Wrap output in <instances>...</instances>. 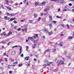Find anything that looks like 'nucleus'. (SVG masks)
<instances>
[{
	"label": "nucleus",
	"mask_w": 74,
	"mask_h": 74,
	"mask_svg": "<svg viewBox=\"0 0 74 74\" xmlns=\"http://www.w3.org/2000/svg\"><path fill=\"white\" fill-rule=\"evenodd\" d=\"M38 34H35L33 36H32V37H28V39L26 40V42H28V41L29 40V39H34V38H38Z\"/></svg>",
	"instance_id": "f257e3e1"
},
{
	"label": "nucleus",
	"mask_w": 74,
	"mask_h": 74,
	"mask_svg": "<svg viewBox=\"0 0 74 74\" xmlns=\"http://www.w3.org/2000/svg\"><path fill=\"white\" fill-rule=\"evenodd\" d=\"M53 63V62H49V64H48L47 65L44 64L43 65V66L44 68L46 67V66H49L50 64H52Z\"/></svg>",
	"instance_id": "f03ea898"
},
{
	"label": "nucleus",
	"mask_w": 74,
	"mask_h": 74,
	"mask_svg": "<svg viewBox=\"0 0 74 74\" xmlns=\"http://www.w3.org/2000/svg\"><path fill=\"white\" fill-rule=\"evenodd\" d=\"M45 4V2L43 1L42 3H40L39 4V5H44Z\"/></svg>",
	"instance_id": "7ed1b4c3"
},
{
	"label": "nucleus",
	"mask_w": 74,
	"mask_h": 74,
	"mask_svg": "<svg viewBox=\"0 0 74 74\" xmlns=\"http://www.w3.org/2000/svg\"><path fill=\"white\" fill-rule=\"evenodd\" d=\"M18 64V62H14L13 64V65H12L11 66L14 67V66H15V64Z\"/></svg>",
	"instance_id": "20e7f679"
},
{
	"label": "nucleus",
	"mask_w": 74,
	"mask_h": 74,
	"mask_svg": "<svg viewBox=\"0 0 74 74\" xmlns=\"http://www.w3.org/2000/svg\"><path fill=\"white\" fill-rule=\"evenodd\" d=\"M4 18H5V20H9L10 19V18L8 17L7 16H4Z\"/></svg>",
	"instance_id": "39448f33"
},
{
	"label": "nucleus",
	"mask_w": 74,
	"mask_h": 74,
	"mask_svg": "<svg viewBox=\"0 0 74 74\" xmlns=\"http://www.w3.org/2000/svg\"><path fill=\"white\" fill-rule=\"evenodd\" d=\"M15 53H16V51H12L11 53V55H15Z\"/></svg>",
	"instance_id": "423d86ee"
},
{
	"label": "nucleus",
	"mask_w": 74,
	"mask_h": 74,
	"mask_svg": "<svg viewBox=\"0 0 74 74\" xmlns=\"http://www.w3.org/2000/svg\"><path fill=\"white\" fill-rule=\"evenodd\" d=\"M19 47H20V54H21V53H22V47H21V46H19Z\"/></svg>",
	"instance_id": "0eeeda50"
},
{
	"label": "nucleus",
	"mask_w": 74,
	"mask_h": 74,
	"mask_svg": "<svg viewBox=\"0 0 74 74\" xmlns=\"http://www.w3.org/2000/svg\"><path fill=\"white\" fill-rule=\"evenodd\" d=\"M25 27V32H27V25H25L24 26Z\"/></svg>",
	"instance_id": "6e6552de"
},
{
	"label": "nucleus",
	"mask_w": 74,
	"mask_h": 74,
	"mask_svg": "<svg viewBox=\"0 0 74 74\" xmlns=\"http://www.w3.org/2000/svg\"><path fill=\"white\" fill-rule=\"evenodd\" d=\"M60 62L59 61H58L57 62L58 66H60Z\"/></svg>",
	"instance_id": "1a4fd4ad"
},
{
	"label": "nucleus",
	"mask_w": 74,
	"mask_h": 74,
	"mask_svg": "<svg viewBox=\"0 0 74 74\" xmlns=\"http://www.w3.org/2000/svg\"><path fill=\"white\" fill-rule=\"evenodd\" d=\"M44 31H45V32H46L47 33L49 32L48 30V29H44Z\"/></svg>",
	"instance_id": "9d476101"
},
{
	"label": "nucleus",
	"mask_w": 74,
	"mask_h": 74,
	"mask_svg": "<svg viewBox=\"0 0 74 74\" xmlns=\"http://www.w3.org/2000/svg\"><path fill=\"white\" fill-rule=\"evenodd\" d=\"M29 57H26L25 58V59L26 60H29Z\"/></svg>",
	"instance_id": "9b49d317"
},
{
	"label": "nucleus",
	"mask_w": 74,
	"mask_h": 74,
	"mask_svg": "<svg viewBox=\"0 0 74 74\" xmlns=\"http://www.w3.org/2000/svg\"><path fill=\"white\" fill-rule=\"evenodd\" d=\"M36 43H37V41H36L35 40H34V46H36Z\"/></svg>",
	"instance_id": "f8f14e48"
},
{
	"label": "nucleus",
	"mask_w": 74,
	"mask_h": 74,
	"mask_svg": "<svg viewBox=\"0 0 74 74\" xmlns=\"http://www.w3.org/2000/svg\"><path fill=\"white\" fill-rule=\"evenodd\" d=\"M7 9L8 10L10 11L11 10V8H10V7H9L8 6L7 7Z\"/></svg>",
	"instance_id": "ddd939ff"
},
{
	"label": "nucleus",
	"mask_w": 74,
	"mask_h": 74,
	"mask_svg": "<svg viewBox=\"0 0 74 74\" xmlns=\"http://www.w3.org/2000/svg\"><path fill=\"white\" fill-rule=\"evenodd\" d=\"M60 2L61 3H62V4H63V3H65V2L63 0H61L60 1Z\"/></svg>",
	"instance_id": "4468645a"
},
{
	"label": "nucleus",
	"mask_w": 74,
	"mask_h": 74,
	"mask_svg": "<svg viewBox=\"0 0 74 74\" xmlns=\"http://www.w3.org/2000/svg\"><path fill=\"white\" fill-rule=\"evenodd\" d=\"M60 63L61 64H64V63L63 61L62 60L60 61Z\"/></svg>",
	"instance_id": "2eb2a0df"
},
{
	"label": "nucleus",
	"mask_w": 74,
	"mask_h": 74,
	"mask_svg": "<svg viewBox=\"0 0 74 74\" xmlns=\"http://www.w3.org/2000/svg\"><path fill=\"white\" fill-rule=\"evenodd\" d=\"M49 26H50V27L51 29H52V27H53L52 26V24H49Z\"/></svg>",
	"instance_id": "dca6fc26"
},
{
	"label": "nucleus",
	"mask_w": 74,
	"mask_h": 74,
	"mask_svg": "<svg viewBox=\"0 0 74 74\" xmlns=\"http://www.w3.org/2000/svg\"><path fill=\"white\" fill-rule=\"evenodd\" d=\"M46 8L47 10H49V8H50V7H49V6H48Z\"/></svg>",
	"instance_id": "f3484780"
},
{
	"label": "nucleus",
	"mask_w": 74,
	"mask_h": 74,
	"mask_svg": "<svg viewBox=\"0 0 74 74\" xmlns=\"http://www.w3.org/2000/svg\"><path fill=\"white\" fill-rule=\"evenodd\" d=\"M49 35L50 36H51V34H52V32H49Z\"/></svg>",
	"instance_id": "a211bd4d"
},
{
	"label": "nucleus",
	"mask_w": 74,
	"mask_h": 74,
	"mask_svg": "<svg viewBox=\"0 0 74 74\" xmlns=\"http://www.w3.org/2000/svg\"><path fill=\"white\" fill-rule=\"evenodd\" d=\"M11 33H12V32H9L7 36H10V35L11 34Z\"/></svg>",
	"instance_id": "6ab92c4d"
},
{
	"label": "nucleus",
	"mask_w": 74,
	"mask_h": 74,
	"mask_svg": "<svg viewBox=\"0 0 74 74\" xmlns=\"http://www.w3.org/2000/svg\"><path fill=\"white\" fill-rule=\"evenodd\" d=\"M6 14L7 15H8V16H10L11 15V14H10L9 13H8V12H7L6 13Z\"/></svg>",
	"instance_id": "aec40b11"
},
{
	"label": "nucleus",
	"mask_w": 74,
	"mask_h": 74,
	"mask_svg": "<svg viewBox=\"0 0 74 74\" xmlns=\"http://www.w3.org/2000/svg\"><path fill=\"white\" fill-rule=\"evenodd\" d=\"M16 14H17V13H16L14 14H10V16H14V15H16Z\"/></svg>",
	"instance_id": "412c9836"
},
{
	"label": "nucleus",
	"mask_w": 74,
	"mask_h": 74,
	"mask_svg": "<svg viewBox=\"0 0 74 74\" xmlns=\"http://www.w3.org/2000/svg\"><path fill=\"white\" fill-rule=\"evenodd\" d=\"M26 51H27L29 49V47H28V46H26Z\"/></svg>",
	"instance_id": "4be33fe9"
},
{
	"label": "nucleus",
	"mask_w": 74,
	"mask_h": 74,
	"mask_svg": "<svg viewBox=\"0 0 74 74\" xmlns=\"http://www.w3.org/2000/svg\"><path fill=\"white\" fill-rule=\"evenodd\" d=\"M18 28V27L17 26H14V29H15V30H17V28Z\"/></svg>",
	"instance_id": "5701e85b"
},
{
	"label": "nucleus",
	"mask_w": 74,
	"mask_h": 74,
	"mask_svg": "<svg viewBox=\"0 0 74 74\" xmlns=\"http://www.w3.org/2000/svg\"><path fill=\"white\" fill-rule=\"evenodd\" d=\"M73 38V37H71V36H70L69 37H68V39H72Z\"/></svg>",
	"instance_id": "b1692460"
},
{
	"label": "nucleus",
	"mask_w": 74,
	"mask_h": 74,
	"mask_svg": "<svg viewBox=\"0 0 74 74\" xmlns=\"http://www.w3.org/2000/svg\"><path fill=\"white\" fill-rule=\"evenodd\" d=\"M18 47V46L16 45L14 46H13L12 47V49L14 48H17Z\"/></svg>",
	"instance_id": "393cba45"
},
{
	"label": "nucleus",
	"mask_w": 74,
	"mask_h": 74,
	"mask_svg": "<svg viewBox=\"0 0 74 74\" xmlns=\"http://www.w3.org/2000/svg\"><path fill=\"white\" fill-rule=\"evenodd\" d=\"M56 17L57 18H62L61 16H56Z\"/></svg>",
	"instance_id": "a878e982"
},
{
	"label": "nucleus",
	"mask_w": 74,
	"mask_h": 74,
	"mask_svg": "<svg viewBox=\"0 0 74 74\" xmlns=\"http://www.w3.org/2000/svg\"><path fill=\"white\" fill-rule=\"evenodd\" d=\"M2 43H3V44H7V42H4V41H2Z\"/></svg>",
	"instance_id": "bb28decb"
},
{
	"label": "nucleus",
	"mask_w": 74,
	"mask_h": 74,
	"mask_svg": "<svg viewBox=\"0 0 74 74\" xmlns=\"http://www.w3.org/2000/svg\"><path fill=\"white\" fill-rule=\"evenodd\" d=\"M52 51L53 52H55V51H56V49H53Z\"/></svg>",
	"instance_id": "cd10ccee"
},
{
	"label": "nucleus",
	"mask_w": 74,
	"mask_h": 74,
	"mask_svg": "<svg viewBox=\"0 0 74 74\" xmlns=\"http://www.w3.org/2000/svg\"><path fill=\"white\" fill-rule=\"evenodd\" d=\"M42 21L44 22H45V18L42 19Z\"/></svg>",
	"instance_id": "c85d7f7f"
},
{
	"label": "nucleus",
	"mask_w": 74,
	"mask_h": 74,
	"mask_svg": "<svg viewBox=\"0 0 74 74\" xmlns=\"http://www.w3.org/2000/svg\"><path fill=\"white\" fill-rule=\"evenodd\" d=\"M22 66V64H19L18 65V67H21Z\"/></svg>",
	"instance_id": "c756f323"
},
{
	"label": "nucleus",
	"mask_w": 74,
	"mask_h": 74,
	"mask_svg": "<svg viewBox=\"0 0 74 74\" xmlns=\"http://www.w3.org/2000/svg\"><path fill=\"white\" fill-rule=\"evenodd\" d=\"M3 33L4 36H5L6 35V33H5V32H4Z\"/></svg>",
	"instance_id": "7c9ffc66"
},
{
	"label": "nucleus",
	"mask_w": 74,
	"mask_h": 74,
	"mask_svg": "<svg viewBox=\"0 0 74 74\" xmlns=\"http://www.w3.org/2000/svg\"><path fill=\"white\" fill-rule=\"evenodd\" d=\"M29 22L30 23H32V21L31 20H29Z\"/></svg>",
	"instance_id": "2f4dec72"
},
{
	"label": "nucleus",
	"mask_w": 74,
	"mask_h": 74,
	"mask_svg": "<svg viewBox=\"0 0 74 74\" xmlns=\"http://www.w3.org/2000/svg\"><path fill=\"white\" fill-rule=\"evenodd\" d=\"M67 58L69 59H71V57L69 56H67Z\"/></svg>",
	"instance_id": "473e14b6"
},
{
	"label": "nucleus",
	"mask_w": 74,
	"mask_h": 74,
	"mask_svg": "<svg viewBox=\"0 0 74 74\" xmlns=\"http://www.w3.org/2000/svg\"><path fill=\"white\" fill-rule=\"evenodd\" d=\"M53 72H56V71H57V69H53Z\"/></svg>",
	"instance_id": "72a5a7b5"
},
{
	"label": "nucleus",
	"mask_w": 74,
	"mask_h": 74,
	"mask_svg": "<svg viewBox=\"0 0 74 74\" xmlns=\"http://www.w3.org/2000/svg\"><path fill=\"white\" fill-rule=\"evenodd\" d=\"M5 1L6 2V4H8V3H9L8 1L7 0H6Z\"/></svg>",
	"instance_id": "f704fd0d"
},
{
	"label": "nucleus",
	"mask_w": 74,
	"mask_h": 74,
	"mask_svg": "<svg viewBox=\"0 0 74 74\" xmlns=\"http://www.w3.org/2000/svg\"><path fill=\"white\" fill-rule=\"evenodd\" d=\"M49 19H52V16H49Z\"/></svg>",
	"instance_id": "c9c22d12"
},
{
	"label": "nucleus",
	"mask_w": 74,
	"mask_h": 74,
	"mask_svg": "<svg viewBox=\"0 0 74 74\" xmlns=\"http://www.w3.org/2000/svg\"><path fill=\"white\" fill-rule=\"evenodd\" d=\"M53 22L55 24H56V23H57L56 21H53Z\"/></svg>",
	"instance_id": "e433bc0d"
},
{
	"label": "nucleus",
	"mask_w": 74,
	"mask_h": 74,
	"mask_svg": "<svg viewBox=\"0 0 74 74\" xmlns=\"http://www.w3.org/2000/svg\"><path fill=\"white\" fill-rule=\"evenodd\" d=\"M57 45H58V44L57 43H56L54 44V46H55V47H56V46Z\"/></svg>",
	"instance_id": "4c0bfd02"
},
{
	"label": "nucleus",
	"mask_w": 74,
	"mask_h": 74,
	"mask_svg": "<svg viewBox=\"0 0 74 74\" xmlns=\"http://www.w3.org/2000/svg\"><path fill=\"white\" fill-rule=\"evenodd\" d=\"M32 69H35V68L34 67V66L33 65H32Z\"/></svg>",
	"instance_id": "58836bf2"
},
{
	"label": "nucleus",
	"mask_w": 74,
	"mask_h": 74,
	"mask_svg": "<svg viewBox=\"0 0 74 74\" xmlns=\"http://www.w3.org/2000/svg\"><path fill=\"white\" fill-rule=\"evenodd\" d=\"M41 18L40 17L38 18V21H40V20H41Z\"/></svg>",
	"instance_id": "ea45409f"
},
{
	"label": "nucleus",
	"mask_w": 74,
	"mask_h": 74,
	"mask_svg": "<svg viewBox=\"0 0 74 74\" xmlns=\"http://www.w3.org/2000/svg\"><path fill=\"white\" fill-rule=\"evenodd\" d=\"M34 17L36 18V16H37V14H35L34 15Z\"/></svg>",
	"instance_id": "a19ab883"
},
{
	"label": "nucleus",
	"mask_w": 74,
	"mask_h": 74,
	"mask_svg": "<svg viewBox=\"0 0 74 74\" xmlns=\"http://www.w3.org/2000/svg\"><path fill=\"white\" fill-rule=\"evenodd\" d=\"M47 10H48L46 9V8H45L44 10V11H45V12H47Z\"/></svg>",
	"instance_id": "79ce46f5"
},
{
	"label": "nucleus",
	"mask_w": 74,
	"mask_h": 74,
	"mask_svg": "<svg viewBox=\"0 0 74 74\" xmlns=\"http://www.w3.org/2000/svg\"><path fill=\"white\" fill-rule=\"evenodd\" d=\"M40 15H41V16H43V15H44V13H43V12L41 13L40 14Z\"/></svg>",
	"instance_id": "37998d69"
},
{
	"label": "nucleus",
	"mask_w": 74,
	"mask_h": 74,
	"mask_svg": "<svg viewBox=\"0 0 74 74\" xmlns=\"http://www.w3.org/2000/svg\"><path fill=\"white\" fill-rule=\"evenodd\" d=\"M52 19H49V22H52Z\"/></svg>",
	"instance_id": "c03bdc74"
},
{
	"label": "nucleus",
	"mask_w": 74,
	"mask_h": 74,
	"mask_svg": "<svg viewBox=\"0 0 74 74\" xmlns=\"http://www.w3.org/2000/svg\"><path fill=\"white\" fill-rule=\"evenodd\" d=\"M42 38H43V40L45 39V36H43L42 37Z\"/></svg>",
	"instance_id": "a18cd8bd"
},
{
	"label": "nucleus",
	"mask_w": 74,
	"mask_h": 74,
	"mask_svg": "<svg viewBox=\"0 0 74 74\" xmlns=\"http://www.w3.org/2000/svg\"><path fill=\"white\" fill-rule=\"evenodd\" d=\"M13 20H16L17 19L15 18V17L14 18H13Z\"/></svg>",
	"instance_id": "49530a36"
},
{
	"label": "nucleus",
	"mask_w": 74,
	"mask_h": 74,
	"mask_svg": "<svg viewBox=\"0 0 74 74\" xmlns=\"http://www.w3.org/2000/svg\"><path fill=\"white\" fill-rule=\"evenodd\" d=\"M17 22H16V21L14 20V23H16Z\"/></svg>",
	"instance_id": "de8ad7c7"
},
{
	"label": "nucleus",
	"mask_w": 74,
	"mask_h": 74,
	"mask_svg": "<svg viewBox=\"0 0 74 74\" xmlns=\"http://www.w3.org/2000/svg\"><path fill=\"white\" fill-rule=\"evenodd\" d=\"M5 62H7V59L6 58H5Z\"/></svg>",
	"instance_id": "09e8293b"
},
{
	"label": "nucleus",
	"mask_w": 74,
	"mask_h": 74,
	"mask_svg": "<svg viewBox=\"0 0 74 74\" xmlns=\"http://www.w3.org/2000/svg\"><path fill=\"white\" fill-rule=\"evenodd\" d=\"M45 63H47V62H48V60H45L44 61Z\"/></svg>",
	"instance_id": "8fccbe9b"
},
{
	"label": "nucleus",
	"mask_w": 74,
	"mask_h": 74,
	"mask_svg": "<svg viewBox=\"0 0 74 74\" xmlns=\"http://www.w3.org/2000/svg\"><path fill=\"white\" fill-rule=\"evenodd\" d=\"M67 11V10L66 9L63 10V11Z\"/></svg>",
	"instance_id": "3c124183"
},
{
	"label": "nucleus",
	"mask_w": 74,
	"mask_h": 74,
	"mask_svg": "<svg viewBox=\"0 0 74 74\" xmlns=\"http://www.w3.org/2000/svg\"><path fill=\"white\" fill-rule=\"evenodd\" d=\"M11 27H13V26H14V25H13V24H11Z\"/></svg>",
	"instance_id": "603ef678"
},
{
	"label": "nucleus",
	"mask_w": 74,
	"mask_h": 74,
	"mask_svg": "<svg viewBox=\"0 0 74 74\" xmlns=\"http://www.w3.org/2000/svg\"><path fill=\"white\" fill-rule=\"evenodd\" d=\"M13 20H14L13 19V18H11V19H10V21H13Z\"/></svg>",
	"instance_id": "864d4df0"
},
{
	"label": "nucleus",
	"mask_w": 74,
	"mask_h": 74,
	"mask_svg": "<svg viewBox=\"0 0 74 74\" xmlns=\"http://www.w3.org/2000/svg\"><path fill=\"white\" fill-rule=\"evenodd\" d=\"M49 50H50V49H48L47 50H46V52H48V51H49Z\"/></svg>",
	"instance_id": "5fc2aeb1"
},
{
	"label": "nucleus",
	"mask_w": 74,
	"mask_h": 74,
	"mask_svg": "<svg viewBox=\"0 0 74 74\" xmlns=\"http://www.w3.org/2000/svg\"><path fill=\"white\" fill-rule=\"evenodd\" d=\"M21 57H23V54H22L21 55Z\"/></svg>",
	"instance_id": "6e6d98bb"
},
{
	"label": "nucleus",
	"mask_w": 74,
	"mask_h": 74,
	"mask_svg": "<svg viewBox=\"0 0 74 74\" xmlns=\"http://www.w3.org/2000/svg\"><path fill=\"white\" fill-rule=\"evenodd\" d=\"M69 6H71L72 5V4H71V3H70L69 4Z\"/></svg>",
	"instance_id": "4d7b16f0"
},
{
	"label": "nucleus",
	"mask_w": 74,
	"mask_h": 74,
	"mask_svg": "<svg viewBox=\"0 0 74 74\" xmlns=\"http://www.w3.org/2000/svg\"><path fill=\"white\" fill-rule=\"evenodd\" d=\"M35 4L36 5H38V3H37V2H36L35 3Z\"/></svg>",
	"instance_id": "13d9d810"
},
{
	"label": "nucleus",
	"mask_w": 74,
	"mask_h": 74,
	"mask_svg": "<svg viewBox=\"0 0 74 74\" xmlns=\"http://www.w3.org/2000/svg\"><path fill=\"white\" fill-rule=\"evenodd\" d=\"M14 5H15L16 6V5H18V3H15V4H14Z\"/></svg>",
	"instance_id": "bf43d9fd"
},
{
	"label": "nucleus",
	"mask_w": 74,
	"mask_h": 74,
	"mask_svg": "<svg viewBox=\"0 0 74 74\" xmlns=\"http://www.w3.org/2000/svg\"><path fill=\"white\" fill-rule=\"evenodd\" d=\"M11 67V65H8V67Z\"/></svg>",
	"instance_id": "052dcab7"
},
{
	"label": "nucleus",
	"mask_w": 74,
	"mask_h": 74,
	"mask_svg": "<svg viewBox=\"0 0 74 74\" xmlns=\"http://www.w3.org/2000/svg\"><path fill=\"white\" fill-rule=\"evenodd\" d=\"M61 25L62 27L64 26V24H62Z\"/></svg>",
	"instance_id": "680f3d73"
},
{
	"label": "nucleus",
	"mask_w": 74,
	"mask_h": 74,
	"mask_svg": "<svg viewBox=\"0 0 74 74\" xmlns=\"http://www.w3.org/2000/svg\"><path fill=\"white\" fill-rule=\"evenodd\" d=\"M61 0H58L57 1V2H58V3H59V2H60V1H61Z\"/></svg>",
	"instance_id": "e2e57ef3"
},
{
	"label": "nucleus",
	"mask_w": 74,
	"mask_h": 74,
	"mask_svg": "<svg viewBox=\"0 0 74 74\" xmlns=\"http://www.w3.org/2000/svg\"><path fill=\"white\" fill-rule=\"evenodd\" d=\"M20 30H21V28H20L17 29V31H20Z\"/></svg>",
	"instance_id": "0e129e2a"
},
{
	"label": "nucleus",
	"mask_w": 74,
	"mask_h": 74,
	"mask_svg": "<svg viewBox=\"0 0 74 74\" xmlns=\"http://www.w3.org/2000/svg\"><path fill=\"white\" fill-rule=\"evenodd\" d=\"M10 42H11V41H10L9 42L8 44V45H10L9 44H10Z\"/></svg>",
	"instance_id": "69168bd1"
},
{
	"label": "nucleus",
	"mask_w": 74,
	"mask_h": 74,
	"mask_svg": "<svg viewBox=\"0 0 74 74\" xmlns=\"http://www.w3.org/2000/svg\"><path fill=\"white\" fill-rule=\"evenodd\" d=\"M3 55L5 56H6V53H3Z\"/></svg>",
	"instance_id": "338daca9"
},
{
	"label": "nucleus",
	"mask_w": 74,
	"mask_h": 74,
	"mask_svg": "<svg viewBox=\"0 0 74 74\" xmlns=\"http://www.w3.org/2000/svg\"><path fill=\"white\" fill-rule=\"evenodd\" d=\"M12 71H9V73L10 74H12Z\"/></svg>",
	"instance_id": "774afa93"
}]
</instances>
